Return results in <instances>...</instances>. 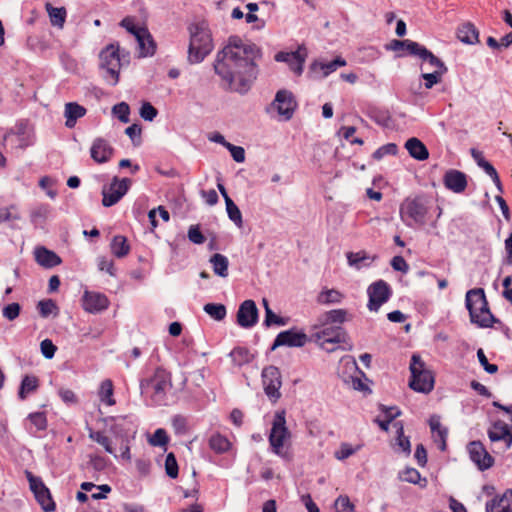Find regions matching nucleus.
Returning <instances> with one entry per match:
<instances>
[{
    "mask_svg": "<svg viewBox=\"0 0 512 512\" xmlns=\"http://www.w3.org/2000/svg\"><path fill=\"white\" fill-rule=\"evenodd\" d=\"M20 312L21 306L17 302L6 305L2 310L3 316L9 321L15 320L20 315Z\"/></svg>",
    "mask_w": 512,
    "mask_h": 512,
    "instance_id": "obj_59",
    "label": "nucleus"
},
{
    "mask_svg": "<svg viewBox=\"0 0 512 512\" xmlns=\"http://www.w3.org/2000/svg\"><path fill=\"white\" fill-rule=\"evenodd\" d=\"M203 310L216 321H222L227 314L226 306L221 303H207Z\"/></svg>",
    "mask_w": 512,
    "mask_h": 512,
    "instance_id": "obj_42",
    "label": "nucleus"
},
{
    "mask_svg": "<svg viewBox=\"0 0 512 512\" xmlns=\"http://www.w3.org/2000/svg\"><path fill=\"white\" fill-rule=\"evenodd\" d=\"M343 299V294L335 289L323 290L319 293L317 301L320 304H337Z\"/></svg>",
    "mask_w": 512,
    "mask_h": 512,
    "instance_id": "obj_43",
    "label": "nucleus"
},
{
    "mask_svg": "<svg viewBox=\"0 0 512 512\" xmlns=\"http://www.w3.org/2000/svg\"><path fill=\"white\" fill-rule=\"evenodd\" d=\"M415 56H418L423 61L428 62L431 66L436 67L438 70H436L435 72H441L443 74H446L448 72V68L445 65V63L421 44Z\"/></svg>",
    "mask_w": 512,
    "mask_h": 512,
    "instance_id": "obj_30",
    "label": "nucleus"
},
{
    "mask_svg": "<svg viewBox=\"0 0 512 512\" xmlns=\"http://www.w3.org/2000/svg\"><path fill=\"white\" fill-rule=\"evenodd\" d=\"M409 369L411 372L409 387L416 392L430 393L435 384L434 374L427 368L420 355H412Z\"/></svg>",
    "mask_w": 512,
    "mask_h": 512,
    "instance_id": "obj_5",
    "label": "nucleus"
},
{
    "mask_svg": "<svg viewBox=\"0 0 512 512\" xmlns=\"http://www.w3.org/2000/svg\"><path fill=\"white\" fill-rule=\"evenodd\" d=\"M112 114L122 123L130 121V107L126 102H120L112 107Z\"/></svg>",
    "mask_w": 512,
    "mask_h": 512,
    "instance_id": "obj_48",
    "label": "nucleus"
},
{
    "mask_svg": "<svg viewBox=\"0 0 512 512\" xmlns=\"http://www.w3.org/2000/svg\"><path fill=\"white\" fill-rule=\"evenodd\" d=\"M444 74L441 72L422 73L421 78L425 81L424 86L426 89H431L434 85L441 81Z\"/></svg>",
    "mask_w": 512,
    "mask_h": 512,
    "instance_id": "obj_62",
    "label": "nucleus"
},
{
    "mask_svg": "<svg viewBox=\"0 0 512 512\" xmlns=\"http://www.w3.org/2000/svg\"><path fill=\"white\" fill-rule=\"evenodd\" d=\"M109 299L103 293L86 290L82 296V307L86 312L97 314L109 307Z\"/></svg>",
    "mask_w": 512,
    "mask_h": 512,
    "instance_id": "obj_18",
    "label": "nucleus"
},
{
    "mask_svg": "<svg viewBox=\"0 0 512 512\" xmlns=\"http://www.w3.org/2000/svg\"><path fill=\"white\" fill-rule=\"evenodd\" d=\"M471 156L476 161L477 165L481 167L487 175L493 174V172L496 170L494 166L484 158L481 151L472 148Z\"/></svg>",
    "mask_w": 512,
    "mask_h": 512,
    "instance_id": "obj_49",
    "label": "nucleus"
},
{
    "mask_svg": "<svg viewBox=\"0 0 512 512\" xmlns=\"http://www.w3.org/2000/svg\"><path fill=\"white\" fill-rule=\"evenodd\" d=\"M275 60L287 63L289 68L297 75H301L303 72L305 55L301 54L300 49L293 52H278L275 55Z\"/></svg>",
    "mask_w": 512,
    "mask_h": 512,
    "instance_id": "obj_22",
    "label": "nucleus"
},
{
    "mask_svg": "<svg viewBox=\"0 0 512 512\" xmlns=\"http://www.w3.org/2000/svg\"><path fill=\"white\" fill-rule=\"evenodd\" d=\"M112 254L117 258H123L130 252V245L128 240L123 235H116L113 237L110 244Z\"/></svg>",
    "mask_w": 512,
    "mask_h": 512,
    "instance_id": "obj_34",
    "label": "nucleus"
},
{
    "mask_svg": "<svg viewBox=\"0 0 512 512\" xmlns=\"http://www.w3.org/2000/svg\"><path fill=\"white\" fill-rule=\"evenodd\" d=\"M471 461L480 471H485L494 465V458L487 452L480 441H472L467 446Z\"/></svg>",
    "mask_w": 512,
    "mask_h": 512,
    "instance_id": "obj_17",
    "label": "nucleus"
},
{
    "mask_svg": "<svg viewBox=\"0 0 512 512\" xmlns=\"http://www.w3.org/2000/svg\"><path fill=\"white\" fill-rule=\"evenodd\" d=\"M287 324V319L281 316L276 315L270 307H267V313H265V318L263 321V325L266 327H270L272 325L284 326Z\"/></svg>",
    "mask_w": 512,
    "mask_h": 512,
    "instance_id": "obj_55",
    "label": "nucleus"
},
{
    "mask_svg": "<svg viewBox=\"0 0 512 512\" xmlns=\"http://www.w3.org/2000/svg\"><path fill=\"white\" fill-rule=\"evenodd\" d=\"M258 322V308L253 300L243 301L237 311V323L242 328H251Z\"/></svg>",
    "mask_w": 512,
    "mask_h": 512,
    "instance_id": "obj_19",
    "label": "nucleus"
},
{
    "mask_svg": "<svg viewBox=\"0 0 512 512\" xmlns=\"http://www.w3.org/2000/svg\"><path fill=\"white\" fill-rule=\"evenodd\" d=\"M405 148L409 155L418 161H424L429 158V151L425 144L416 137L409 138L405 142Z\"/></svg>",
    "mask_w": 512,
    "mask_h": 512,
    "instance_id": "obj_26",
    "label": "nucleus"
},
{
    "mask_svg": "<svg viewBox=\"0 0 512 512\" xmlns=\"http://www.w3.org/2000/svg\"><path fill=\"white\" fill-rule=\"evenodd\" d=\"M262 385L266 396L276 402L281 398L282 375L280 369L274 365L263 368L261 373Z\"/></svg>",
    "mask_w": 512,
    "mask_h": 512,
    "instance_id": "obj_11",
    "label": "nucleus"
},
{
    "mask_svg": "<svg viewBox=\"0 0 512 512\" xmlns=\"http://www.w3.org/2000/svg\"><path fill=\"white\" fill-rule=\"evenodd\" d=\"M170 387V375L165 369L159 367L155 370L152 377L140 381L141 394H147L152 391L151 400L157 406L165 404L166 393Z\"/></svg>",
    "mask_w": 512,
    "mask_h": 512,
    "instance_id": "obj_6",
    "label": "nucleus"
},
{
    "mask_svg": "<svg viewBox=\"0 0 512 512\" xmlns=\"http://www.w3.org/2000/svg\"><path fill=\"white\" fill-rule=\"evenodd\" d=\"M260 56L256 44L245 42L237 35L230 36L213 63L215 74L221 78V87L226 91L246 94L257 78L255 60Z\"/></svg>",
    "mask_w": 512,
    "mask_h": 512,
    "instance_id": "obj_1",
    "label": "nucleus"
},
{
    "mask_svg": "<svg viewBox=\"0 0 512 512\" xmlns=\"http://www.w3.org/2000/svg\"><path fill=\"white\" fill-rule=\"evenodd\" d=\"M40 350L46 359H52L57 351L56 345L50 339H44L40 343Z\"/></svg>",
    "mask_w": 512,
    "mask_h": 512,
    "instance_id": "obj_61",
    "label": "nucleus"
},
{
    "mask_svg": "<svg viewBox=\"0 0 512 512\" xmlns=\"http://www.w3.org/2000/svg\"><path fill=\"white\" fill-rule=\"evenodd\" d=\"M509 425L504 421L497 420L488 430V437L490 441L497 442L502 441L507 436V430Z\"/></svg>",
    "mask_w": 512,
    "mask_h": 512,
    "instance_id": "obj_40",
    "label": "nucleus"
},
{
    "mask_svg": "<svg viewBox=\"0 0 512 512\" xmlns=\"http://www.w3.org/2000/svg\"><path fill=\"white\" fill-rule=\"evenodd\" d=\"M139 114L145 121H153L158 115V110L150 102H143Z\"/></svg>",
    "mask_w": 512,
    "mask_h": 512,
    "instance_id": "obj_56",
    "label": "nucleus"
},
{
    "mask_svg": "<svg viewBox=\"0 0 512 512\" xmlns=\"http://www.w3.org/2000/svg\"><path fill=\"white\" fill-rule=\"evenodd\" d=\"M110 420L113 421L110 427L111 432L122 438H127L132 428L136 427L132 416H116L111 417Z\"/></svg>",
    "mask_w": 512,
    "mask_h": 512,
    "instance_id": "obj_25",
    "label": "nucleus"
},
{
    "mask_svg": "<svg viewBox=\"0 0 512 512\" xmlns=\"http://www.w3.org/2000/svg\"><path fill=\"white\" fill-rule=\"evenodd\" d=\"M271 106L277 111L281 120L289 121L297 108V102L292 92L283 89L276 93Z\"/></svg>",
    "mask_w": 512,
    "mask_h": 512,
    "instance_id": "obj_15",
    "label": "nucleus"
},
{
    "mask_svg": "<svg viewBox=\"0 0 512 512\" xmlns=\"http://www.w3.org/2000/svg\"><path fill=\"white\" fill-rule=\"evenodd\" d=\"M346 65V61L338 56L335 59L328 61V62H318L315 61L311 64L310 70L313 73L322 72L321 77H326L332 72L336 71L338 67H342Z\"/></svg>",
    "mask_w": 512,
    "mask_h": 512,
    "instance_id": "obj_28",
    "label": "nucleus"
},
{
    "mask_svg": "<svg viewBox=\"0 0 512 512\" xmlns=\"http://www.w3.org/2000/svg\"><path fill=\"white\" fill-rule=\"evenodd\" d=\"M113 383L111 380L106 379L100 385L99 397L102 402L111 406L115 404V400L113 398Z\"/></svg>",
    "mask_w": 512,
    "mask_h": 512,
    "instance_id": "obj_44",
    "label": "nucleus"
},
{
    "mask_svg": "<svg viewBox=\"0 0 512 512\" xmlns=\"http://www.w3.org/2000/svg\"><path fill=\"white\" fill-rule=\"evenodd\" d=\"M37 309L42 318H47L53 313L57 315L59 310L56 302L52 299L39 301L37 304Z\"/></svg>",
    "mask_w": 512,
    "mask_h": 512,
    "instance_id": "obj_46",
    "label": "nucleus"
},
{
    "mask_svg": "<svg viewBox=\"0 0 512 512\" xmlns=\"http://www.w3.org/2000/svg\"><path fill=\"white\" fill-rule=\"evenodd\" d=\"M46 10L49 14L53 26L63 27L66 20V9L64 7H53L50 3L46 4Z\"/></svg>",
    "mask_w": 512,
    "mask_h": 512,
    "instance_id": "obj_41",
    "label": "nucleus"
},
{
    "mask_svg": "<svg viewBox=\"0 0 512 512\" xmlns=\"http://www.w3.org/2000/svg\"><path fill=\"white\" fill-rule=\"evenodd\" d=\"M188 239L194 244H203L206 240L205 236L200 230L199 225H191L188 229Z\"/></svg>",
    "mask_w": 512,
    "mask_h": 512,
    "instance_id": "obj_58",
    "label": "nucleus"
},
{
    "mask_svg": "<svg viewBox=\"0 0 512 512\" xmlns=\"http://www.w3.org/2000/svg\"><path fill=\"white\" fill-rule=\"evenodd\" d=\"M420 44L418 42L406 39V40H397L394 39L387 46V49L398 51L400 49H405L407 54L415 56Z\"/></svg>",
    "mask_w": 512,
    "mask_h": 512,
    "instance_id": "obj_38",
    "label": "nucleus"
},
{
    "mask_svg": "<svg viewBox=\"0 0 512 512\" xmlns=\"http://www.w3.org/2000/svg\"><path fill=\"white\" fill-rule=\"evenodd\" d=\"M119 25L135 37L140 57H151L156 53L157 44L145 25H138L131 16L123 18Z\"/></svg>",
    "mask_w": 512,
    "mask_h": 512,
    "instance_id": "obj_8",
    "label": "nucleus"
},
{
    "mask_svg": "<svg viewBox=\"0 0 512 512\" xmlns=\"http://www.w3.org/2000/svg\"><path fill=\"white\" fill-rule=\"evenodd\" d=\"M310 339L305 332L292 327L288 330L281 331L274 339L270 351L276 350L278 347H297L301 348L306 345Z\"/></svg>",
    "mask_w": 512,
    "mask_h": 512,
    "instance_id": "obj_14",
    "label": "nucleus"
},
{
    "mask_svg": "<svg viewBox=\"0 0 512 512\" xmlns=\"http://www.w3.org/2000/svg\"><path fill=\"white\" fill-rule=\"evenodd\" d=\"M165 472L168 477L175 479L179 474V466L173 452L167 454L165 459Z\"/></svg>",
    "mask_w": 512,
    "mask_h": 512,
    "instance_id": "obj_50",
    "label": "nucleus"
},
{
    "mask_svg": "<svg viewBox=\"0 0 512 512\" xmlns=\"http://www.w3.org/2000/svg\"><path fill=\"white\" fill-rule=\"evenodd\" d=\"M394 427H396L397 433V445L403 452L407 455L411 453V443L408 437L404 435V427L401 421H397L394 423Z\"/></svg>",
    "mask_w": 512,
    "mask_h": 512,
    "instance_id": "obj_45",
    "label": "nucleus"
},
{
    "mask_svg": "<svg viewBox=\"0 0 512 512\" xmlns=\"http://www.w3.org/2000/svg\"><path fill=\"white\" fill-rule=\"evenodd\" d=\"M233 364L238 367L249 364L253 361L254 355L250 352L247 347L237 346L229 353Z\"/></svg>",
    "mask_w": 512,
    "mask_h": 512,
    "instance_id": "obj_33",
    "label": "nucleus"
},
{
    "mask_svg": "<svg viewBox=\"0 0 512 512\" xmlns=\"http://www.w3.org/2000/svg\"><path fill=\"white\" fill-rule=\"evenodd\" d=\"M142 128L140 124L134 123L126 128L125 134L131 139L135 146L141 143Z\"/></svg>",
    "mask_w": 512,
    "mask_h": 512,
    "instance_id": "obj_57",
    "label": "nucleus"
},
{
    "mask_svg": "<svg viewBox=\"0 0 512 512\" xmlns=\"http://www.w3.org/2000/svg\"><path fill=\"white\" fill-rule=\"evenodd\" d=\"M89 437L97 442L99 445L103 446V448L105 449V451L109 454H114V449L111 445V440L105 436L102 432L100 431H96V432H93L91 431L90 434H89Z\"/></svg>",
    "mask_w": 512,
    "mask_h": 512,
    "instance_id": "obj_53",
    "label": "nucleus"
},
{
    "mask_svg": "<svg viewBox=\"0 0 512 512\" xmlns=\"http://www.w3.org/2000/svg\"><path fill=\"white\" fill-rule=\"evenodd\" d=\"M346 258L349 266L360 270L364 267H369L377 256H370L365 250L358 252H347Z\"/></svg>",
    "mask_w": 512,
    "mask_h": 512,
    "instance_id": "obj_27",
    "label": "nucleus"
},
{
    "mask_svg": "<svg viewBox=\"0 0 512 512\" xmlns=\"http://www.w3.org/2000/svg\"><path fill=\"white\" fill-rule=\"evenodd\" d=\"M100 68L104 71L103 78L111 86L119 82L121 68V50L118 43H111L105 46L100 54Z\"/></svg>",
    "mask_w": 512,
    "mask_h": 512,
    "instance_id": "obj_7",
    "label": "nucleus"
},
{
    "mask_svg": "<svg viewBox=\"0 0 512 512\" xmlns=\"http://www.w3.org/2000/svg\"><path fill=\"white\" fill-rule=\"evenodd\" d=\"M401 218L411 220L413 223L424 224L427 214V207L420 197L406 199L400 208Z\"/></svg>",
    "mask_w": 512,
    "mask_h": 512,
    "instance_id": "obj_16",
    "label": "nucleus"
},
{
    "mask_svg": "<svg viewBox=\"0 0 512 512\" xmlns=\"http://www.w3.org/2000/svg\"><path fill=\"white\" fill-rule=\"evenodd\" d=\"M335 512H355V505L347 495H340L334 501Z\"/></svg>",
    "mask_w": 512,
    "mask_h": 512,
    "instance_id": "obj_51",
    "label": "nucleus"
},
{
    "mask_svg": "<svg viewBox=\"0 0 512 512\" xmlns=\"http://www.w3.org/2000/svg\"><path fill=\"white\" fill-rule=\"evenodd\" d=\"M25 476L29 482L30 490L33 492L34 497L38 504L45 512H52L56 509V504L52 498L51 492L44 484L42 479L35 476L31 471L26 470Z\"/></svg>",
    "mask_w": 512,
    "mask_h": 512,
    "instance_id": "obj_10",
    "label": "nucleus"
},
{
    "mask_svg": "<svg viewBox=\"0 0 512 512\" xmlns=\"http://www.w3.org/2000/svg\"><path fill=\"white\" fill-rule=\"evenodd\" d=\"M398 152V146L395 143H387L379 147L372 154V158L376 161H380L386 155H396Z\"/></svg>",
    "mask_w": 512,
    "mask_h": 512,
    "instance_id": "obj_52",
    "label": "nucleus"
},
{
    "mask_svg": "<svg viewBox=\"0 0 512 512\" xmlns=\"http://www.w3.org/2000/svg\"><path fill=\"white\" fill-rule=\"evenodd\" d=\"M290 438L291 432L286 426V412L285 410L277 411L273 418L268 440L271 451L286 463L292 462L294 458L291 447H285V442Z\"/></svg>",
    "mask_w": 512,
    "mask_h": 512,
    "instance_id": "obj_4",
    "label": "nucleus"
},
{
    "mask_svg": "<svg viewBox=\"0 0 512 512\" xmlns=\"http://www.w3.org/2000/svg\"><path fill=\"white\" fill-rule=\"evenodd\" d=\"M114 153V148L101 137L96 138L90 148L91 158L97 163L108 162Z\"/></svg>",
    "mask_w": 512,
    "mask_h": 512,
    "instance_id": "obj_20",
    "label": "nucleus"
},
{
    "mask_svg": "<svg viewBox=\"0 0 512 512\" xmlns=\"http://www.w3.org/2000/svg\"><path fill=\"white\" fill-rule=\"evenodd\" d=\"M230 441L223 435L216 433L209 439V447L218 454L227 452L230 449Z\"/></svg>",
    "mask_w": 512,
    "mask_h": 512,
    "instance_id": "obj_39",
    "label": "nucleus"
},
{
    "mask_svg": "<svg viewBox=\"0 0 512 512\" xmlns=\"http://www.w3.org/2000/svg\"><path fill=\"white\" fill-rule=\"evenodd\" d=\"M477 358L483 369L489 374H495L498 371L496 364H490L482 348L477 350Z\"/></svg>",
    "mask_w": 512,
    "mask_h": 512,
    "instance_id": "obj_60",
    "label": "nucleus"
},
{
    "mask_svg": "<svg viewBox=\"0 0 512 512\" xmlns=\"http://www.w3.org/2000/svg\"><path fill=\"white\" fill-rule=\"evenodd\" d=\"M34 254L36 262L44 268H53L62 262L61 258L54 251L44 246L37 247Z\"/></svg>",
    "mask_w": 512,
    "mask_h": 512,
    "instance_id": "obj_24",
    "label": "nucleus"
},
{
    "mask_svg": "<svg viewBox=\"0 0 512 512\" xmlns=\"http://www.w3.org/2000/svg\"><path fill=\"white\" fill-rule=\"evenodd\" d=\"M367 294L368 309L377 312L392 296V289L386 281L379 279L368 286Z\"/></svg>",
    "mask_w": 512,
    "mask_h": 512,
    "instance_id": "obj_12",
    "label": "nucleus"
},
{
    "mask_svg": "<svg viewBox=\"0 0 512 512\" xmlns=\"http://www.w3.org/2000/svg\"><path fill=\"white\" fill-rule=\"evenodd\" d=\"M58 395L67 405H76L79 401L77 395L72 390L67 388H60L58 390Z\"/></svg>",
    "mask_w": 512,
    "mask_h": 512,
    "instance_id": "obj_63",
    "label": "nucleus"
},
{
    "mask_svg": "<svg viewBox=\"0 0 512 512\" xmlns=\"http://www.w3.org/2000/svg\"><path fill=\"white\" fill-rule=\"evenodd\" d=\"M226 204V211L229 219L238 227L241 228L243 226L242 213L238 206L235 204L233 200H229Z\"/></svg>",
    "mask_w": 512,
    "mask_h": 512,
    "instance_id": "obj_47",
    "label": "nucleus"
},
{
    "mask_svg": "<svg viewBox=\"0 0 512 512\" xmlns=\"http://www.w3.org/2000/svg\"><path fill=\"white\" fill-rule=\"evenodd\" d=\"M86 114V109L76 102H69L65 105V125L68 128H73L76 121Z\"/></svg>",
    "mask_w": 512,
    "mask_h": 512,
    "instance_id": "obj_32",
    "label": "nucleus"
},
{
    "mask_svg": "<svg viewBox=\"0 0 512 512\" xmlns=\"http://www.w3.org/2000/svg\"><path fill=\"white\" fill-rule=\"evenodd\" d=\"M313 338L316 342L321 341L320 346L328 352L334 351L335 348H327L325 344H344V346L341 347L342 350H351L352 348L347 332L340 325L325 327L321 331L313 334Z\"/></svg>",
    "mask_w": 512,
    "mask_h": 512,
    "instance_id": "obj_9",
    "label": "nucleus"
},
{
    "mask_svg": "<svg viewBox=\"0 0 512 512\" xmlns=\"http://www.w3.org/2000/svg\"><path fill=\"white\" fill-rule=\"evenodd\" d=\"M26 421L30 424V427L27 429L34 436H36L37 432L45 431L48 427L45 412H32L28 414Z\"/></svg>",
    "mask_w": 512,
    "mask_h": 512,
    "instance_id": "obj_31",
    "label": "nucleus"
},
{
    "mask_svg": "<svg viewBox=\"0 0 512 512\" xmlns=\"http://www.w3.org/2000/svg\"><path fill=\"white\" fill-rule=\"evenodd\" d=\"M130 185L131 180L129 178L119 179L115 176L110 185L102 190V205L104 207H111L117 204L128 192Z\"/></svg>",
    "mask_w": 512,
    "mask_h": 512,
    "instance_id": "obj_13",
    "label": "nucleus"
},
{
    "mask_svg": "<svg viewBox=\"0 0 512 512\" xmlns=\"http://www.w3.org/2000/svg\"><path fill=\"white\" fill-rule=\"evenodd\" d=\"M465 305L469 311L471 323L481 328L492 327L493 324H502L490 311L483 288H473L466 293Z\"/></svg>",
    "mask_w": 512,
    "mask_h": 512,
    "instance_id": "obj_2",
    "label": "nucleus"
},
{
    "mask_svg": "<svg viewBox=\"0 0 512 512\" xmlns=\"http://www.w3.org/2000/svg\"><path fill=\"white\" fill-rule=\"evenodd\" d=\"M457 38L465 44L473 45L479 41V31L470 22L464 23L457 29Z\"/></svg>",
    "mask_w": 512,
    "mask_h": 512,
    "instance_id": "obj_29",
    "label": "nucleus"
},
{
    "mask_svg": "<svg viewBox=\"0 0 512 512\" xmlns=\"http://www.w3.org/2000/svg\"><path fill=\"white\" fill-rule=\"evenodd\" d=\"M39 387V380L34 375H25L20 383L18 397L25 400L27 395L36 391Z\"/></svg>",
    "mask_w": 512,
    "mask_h": 512,
    "instance_id": "obj_35",
    "label": "nucleus"
},
{
    "mask_svg": "<svg viewBox=\"0 0 512 512\" xmlns=\"http://www.w3.org/2000/svg\"><path fill=\"white\" fill-rule=\"evenodd\" d=\"M347 311L345 309H333L325 312L319 318V322L326 326L328 324H342L345 322Z\"/></svg>",
    "mask_w": 512,
    "mask_h": 512,
    "instance_id": "obj_36",
    "label": "nucleus"
},
{
    "mask_svg": "<svg viewBox=\"0 0 512 512\" xmlns=\"http://www.w3.org/2000/svg\"><path fill=\"white\" fill-rule=\"evenodd\" d=\"M443 183L448 190L462 193L467 187V177L462 171L450 169L444 174Z\"/></svg>",
    "mask_w": 512,
    "mask_h": 512,
    "instance_id": "obj_21",
    "label": "nucleus"
},
{
    "mask_svg": "<svg viewBox=\"0 0 512 512\" xmlns=\"http://www.w3.org/2000/svg\"><path fill=\"white\" fill-rule=\"evenodd\" d=\"M188 31L190 41L187 60L190 64L201 63L214 48L211 32L204 22L191 24Z\"/></svg>",
    "mask_w": 512,
    "mask_h": 512,
    "instance_id": "obj_3",
    "label": "nucleus"
},
{
    "mask_svg": "<svg viewBox=\"0 0 512 512\" xmlns=\"http://www.w3.org/2000/svg\"><path fill=\"white\" fill-rule=\"evenodd\" d=\"M486 512H512V489H508L502 496H494L487 501Z\"/></svg>",
    "mask_w": 512,
    "mask_h": 512,
    "instance_id": "obj_23",
    "label": "nucleus"
},
{
    "mask_svg": "<svg viewBox=\"0 0 512 512\" xmlns=\"http://www.w3.org/2000/svg\"><path fill=\"white\" fill-rule=\"evenodd\" d=\"M400 478L408 483L417 484L421 479L419 471L415 468H406L401 474Z\"/></svg>",
    "mask_w": 512,
    "mask_h": 512,
    "instance_id": "obj_64",
    "label": "nucleus"
},
{
    "mask_svg": "<svg viewBox=\"0 0 512 512\" xmlns=\"http://www.w3.org/2000/svg\"><path fill=\"white\" fill-rule=\"evenodd\" d=\"M210 263L212 264L213 271L216 275L223 278L228 276L229 261L225 255L215 253L211 256Z\"/></svg>",
    "mask_w": 512,
    "mask_h": 512,
    "instance_id": "obj_37",
    "label": "nucleus"
},
{
    "mask_svg": "<svg viewBox=\"0 0 512 512\" xmlns=\"http://www.w3.org/2000/svg\"><path fill=\"white\" fill-rule=\"evenodd\" d=\"M169 441L168 434L165 429L158 428L149 438V444L152 446L164 447Z\"/></svg>",
    "mask_w": 512,
    "mask_h": 512,
    "instance_id": "obj_54",
    "label": "nucleus"
}]
</instances>
